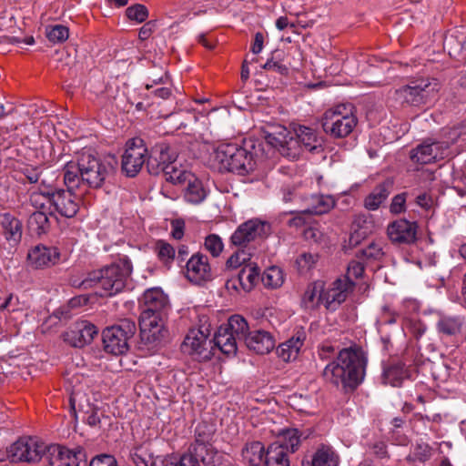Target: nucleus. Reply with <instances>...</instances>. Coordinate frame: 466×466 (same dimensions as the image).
Here are the masks:
<instances>
[{
    "label": "nucleus",
    "mask_w": 466,
    "mask_h": 466,
    "mask_svg": "<svg viewBox=\"0 0 466 466\" xmlns=\"http://www.w3.org/2000/svg\"><path fill=\"white\" fill-rule=\"evenodd\" d=\"M176 466H199L198 462L196 461V459L192 458L189 453L184 454L177 464Z\"/></svg>",
    "instance_id": "774afa93"
},
{
    "label": "nucleus",
    "mask_w": 466,
    "mask_h": 466,
    "mask_svg": "<svg viewBox=\"0 0 466 466\" xmlns=\"http://www.w3.org/2000/svg\"><path fill=\"white\" fill-rule=\"evenodd\" d=\"M415 203L421 208L430 210L433 207L434 201L430 194L424 192L416 197Z\"/></svg>",
    "instance_id": "680f3d73"
},
{
    "label": "nucleus",
    "mask_w": 466,
    "mask_h": 466,
    "mask_svg": "<svg viewBox=\"0 0 466 466\" xmlns=\"http://www.w3.org/2000/svg\"><path fill=\"white\" fill-rule=\"evenodd\" d=\"M243 341L247 348L257 354L268 353L275 347V340L272 335L265 330H248L245 333Z\"/></svg>",
    "instance_id": "393cba45"
},
{
    "label": "nucleus",
    "mask_w": 466,
    "mask_h": 466,
    "mask_svg": "<svg viewBox=\"0 0 466 466\" xmlns=\"http://www.w3.org/2000/svg\"><path fill=\"white\" fill-rule=\"evenodd\" d=\"M189 179L181 187L184 199L190 204H199L207 197V192L200 179L195 175H188Z\"/></svg>",
    "instance_id": "cd10ccee"
},
{
    "label": "nucleus",
    "mask_w": 466,
    "mask_h": 466,
    "mask_svg": "<svg viewBox=\"0 0 466 466\" xmlns=\"http://www.w3.org/2000/svg\"><path fill=\"white\" fill-rule=\"evenodd\" d=\"M440 90L436 79L411 78L406 85L395 89L396 100L402 105L422 106L431 103Z\"/></svg>",
    "instance_id": "0eeeda50"
},
{
    "label": "nucleus",
    "mask_w": 466,
    "mask_h": 466,
    "mask_svg": "<svg viewBox=\"0 0 466 466\" xmlns=\"http://www.w3.org/2000/svg\"><path fill=\"white\" fill-rule=\"evenodd\" d=\"M1 225L3 234L6 240L12 241L15 244L20 241L22 237V225L17 218L9 214H5L1 218Z\"/></svg>",
    "instance_id": "f704fd0d"
},
{
    "label": "nucleus",
    "mask_w": 466,
    "mask_h": 466,
    "mask_svg": "<svg viewBox=\"0 0 466 466\" xmlns=\"http://www.w3.org/2000/svg\"><path fill=\"white\" fill-rule=\"evenodd\" d=\"M156 28V22L155 21H148L140 28L139 30V38L141 40H146L149 38V36L152 35V33L155 31Z\"/></svg>",
    "instance_id": "0e129e2a"
},
{
    "label": "nucleus",
    "mask_w": 466,
    "mask_h": 466,
    "mask_svg": "<svg viewBox=\"0 0 466 466\" xmlns=\"http://www.w3.org/2000/svg\"><path fill=\"white\" fill-rule=\"evenodd\" d=\"M464 326V318L460 315L441 314L436 323L439 334L446 337L459 335Z\"/></svg>",
    "instance_id": "bb28decb"
},
{
    "label": "nucleus",
    "mask_w": 466,
    "mask_h": 466,
    "mask_svg": "<svg viewBox=\"0 0 466 466\" xmlns=\"http://www.w3.org/2000/svg\"><path fill=\"white\" fill-rule=\"evenodd\" d=\"M357 118L351 113L347 112L345 105H339L335 109L327 110L322 116V130L329 133L334 137H345L350 135L355 126Z\"/></svg>",
    "instance_id": "9d476101"
},
{
    "label": "nucleus",
    "mask_w": 466,
    "mask_h": 466,
    "mask_svg": "<svg viewBox=\"0 0 466 466\" xmlns=\"http://www.w3.org/2000/svg\"><path fill=\"white\" fill-rule=\"evenodd\" d=\"M147 162V147L140 137H134L126 142L121 157V169L127 177L137 176Z\"/></svg>",
    "instance_id": "9b49d317"
},
{
    "label": "nucleus",
    "mask_w": 466,
    "mask_h": 466,
    "mask_svg": "<svg viewBox=\"0 0 466 466\" xmlns=\"http://www.w3.org/2000/svg\"><path fill=\"white\" fill-rule=\"evenodd\" d=\"M215 161L221 171L240 176L252 172L257 166L254 153L237 144L220 145L215 151Z\"/></svg>",
    "instance_id": "423d86ee"
},
{
    "label": "nucleus",
    "mask_w": 466,
    "mask_h": 466,
    "mask_svg": "<svg viewBox=\"0 0 466 466\" xmlns=\"http://www.w3.org/2000/svg\"><path fill=\"white\" fill-rule=\"evenodd\" d=\"M204 245L213 257H218L224 247L222 239L216 234H210L206 237Z\"/></svg>",
    "instance_id": "3c124183"
},
{
    "label": "nucleus",
    "mask_w": 466,
    "mask_h": 466,
    "mask_svg": "<svg viewBox=\"0 0 466 466\" xmlns=\"http://www.w3.org/2000/svg\"><path fill=\"white\" fill-rule=\"evenodd\" d=\"M319 261L318 255H312L310 253H303L297 259L296 264L299 271L301 274L308 273L311 270Z\"/></svg>",
    "instance_id": "de8ad7c7"
},
{
    "label": "nucleus",
    "mask_w": 466,
    "mask_h": 466,
    "mask_svg": "<svg viewBox=\"0 0 466 466\" xmlns=\"http://www.w3.org/2000/svg\"><path fill=\"white\" fill-rule=\"evenodd\" d=\"M129 456L137 466H147L148 461L151 459L147 443L134 446L130 450Z\"/></svg>",
    "instance_id": "c03bdc74"
},
{
    "label": "nucleus",
    "mask_w": 466,
    "mask_h": 466,
    "mask_svg": "<svg viewBox=\"0 0 466 466\" xmlns=\"http://www.w3.org/2000/svg\"><path fill=\"white\" fill-rule=\"evenodd\" d=\"M155 250L158 259L166 266H170L176 257V250L172 245L159 239L156 242Z\"/></svg>",
    "instance_id": "37998d69"
},
{
    "label": "nucleus",
    "mask_w": 466,
    "mask_h": 466,
    "mask_svg": "<svg viewBox=\"0 0 466 466\" xmlns=\"http://www.w3.org/2000/svg\"><path fill=\"white\" fill-rule=\"evenodd\" d=\"M355 283L349 276L338 278L332 282L327 291H322V303L327 309L334 311L348 298L354 289Z\"/></svg>",
    "instance_id": "f3484780"
},
{
    "label": "nucleus",
    "mask_w": 466,
    "mask_h": 466,
    "mask_svg": "<svg viewBox=\"0 0 466 466\" xmlns=\"http://www.w3.org/2000/svg\"><path fill=\"white\" fill-rule=\"evenodd\" d=\"M47 38L53 43H61L66 41L69 36L68 28L62 25L52 26L47 31Z\"/></svg>",
    "instance_id": "864d4df0"
},
{
    "label": "nucleus",
    "mask_w": 466,
    "mask_h": 466,
    "mask_svg": "<svg viewBox=\"0 0 466 466\" xmlns=\"http://www.w3.org/2000/svg\"><path fill=\"white\" fill-rule=\"evenodd\" d=\"M163 174L167 182L180 187L189 179L188 175H194L190 171L178 167L176 162L172 165L166 166V169L163 171Z\"/></svg>",
    "instance_id": "58836bf2"
},
{
    "label": "nucleus",
    "mask_w": 466,
    "mask_h": 466,
    "mask_svg": "<svg viewBox=\"0 0 466 466\" xmlns=\"http://www.w3.org/2000/svg\"><path fill=\"white\" fill-rule=\"evenodd\" d=\"M302 344L303 342L299 338H291L279 344L276 350V353L283 361L296 360Z\"/></svg>",
    "instance_id": "e433bc0d"
},
{
    "label": "nucleus",
    "mask_w": 466,
    "mask_h": 466,
    "mask_svg": "<svg viewBox=\"0 0 466 466\" xmlns=\"http://www.w3.org/2000/svg\"><path fill=\"white\" fill-rule=\"evenodd\" d=\"M72 189L55 188L42 180L37 187L30 189L29 201L35 208H46L53 215L73 218L79 209V202Z\"/></svg>",
    "instance_id": "20e7f679"
},
{
    "label": "nucleus",
    "mask_w": 466,
    "mask_h": 466,
    "mask_svg": "<svg viewBox=\"0 0 466 466\" xmlns=\"http://www.w3.org/2000/svg\"><path fill=\"white\" fill-rule=\"evenodd\" d=\"M265 449L261 442L253 441L246 445L242 451V456L245 461L249 463V466H260L265 461Z\"/></svg>",
    "instance_id": "c9c22d12"
},
{
    "label": "nucleus",
    "mask_w": 466,
    "mask_h": 466,
    "mask_svg": "<svg viewBox=\"0 0 466 466\" xmlns=\"http://www.w3.org/2000/svg\"><path fill=\"white\" fill-rule=\"evenodd\" d=\"M393 180L387 178L378 184L365 198L364 207L369 210H376L388 198L393 188Z\"/></svg>",
    "instance_id": "a878e982"
},
{
    "label": "nucleus",
    "mask_w": 466,
    "mask_h": 466,
    "mask_svg": "<svg viewBox=\"0 0 466 466\" xmlns=\"http://www.w3.org/2000/svg\"><path fill=\"white\" fill-rule=\"evenodd\" d=\"M185 222L182 219H174L171 221V236L177 240H180L184 236Z\"/></svg>",
    "instance_id": "bf43d9fd"
},
{
    "label": "nucleus",
    "mask_w": 466,
    "mask_h": 466,
    "mask_svg": "<svg viewBox=\"0 0 466 466\" xmlns=\"http://www.w3.org/2000/svg\"><path fill=\"white\" fill-rule=\"evenodd\" d=\"M267 144L278 149L284 157L295 158L299 155V142L285 127L279 126L265 135Z\"/></svg>",
    "instance_id": "dca6fc26"
},
{
    "label": "nucleus",
    "mask_w": 466,
    "mask_h": 466,
    "mask_svg": "<svg viewBox=\"0 0 466 466\" xmlns=\"http://www.w3.org/2000/svg\"><path fill=\"white\" fill-rule=\"evenodd\" d=\"M340 457L330 445L322 444V466H339Z\"/></svg>",
    "instance_id": "603ef678"
},
{
    "label": "nucleus",
    "mask_w": 466,
    "mask_h": 466,
    "mask_svg": "<svg viewBox=\"0 0 466 466\" xmlns=\"http://www.w3.org/2000/svg\"><path fill=\"white\" fill-rule=\"evenodd\" d=\"M315 206L312 208H306L297 213L292 218H289L286 223L290 228L305 227L304 238L308 240L318 241V235L319 230L318 228V220L314 217H319L320 212L319 207L320 206V196L314 197Z\"/></svg>",
    "instance_id": "4468645a"
},
{
    "label": "nucleus",
    "mask_w": 466,
    "mask_h": 466,
    "mask_svg": "<svg viewBox=\"0 0 466 466\" xmlns=\"http://www.w3.org/2000/svg\"><path fill=\"white\" fill-rule=\"evenodd\" d=\"M23 174L30 183L35 184L38 182L42 170L39 167H25L23 169Z\"/></svg>",
    "instance_id": "052dcab7"
},
{
    "label": "nucleus",
    "mask_w": 466,
    "mask_h": 466,
    "mask_svg": "<svg viewBox=\"0 0 466 466\" xmlns=\"http://www.w3.org/2000/svg\"><path fill=\"white\" fill-rule=\"evenodd\" d=\"M373 453L380 459L389 457L387 445L383 441H378L372 444Z\"/></svg>",
    "instance_id": "69168bd1"
},
{
    "label": "nucleus",
    "mask_w": 466,
    "mask_h": 466,
    "mask_svg": "<svg viewBox=\"0 0 466 466\" xmlns=\"http://www.w3.org/2000/svg\"><path fill=\"white\" fill-rule=\"evenodd\" d=\"M407 192H402L394 196L390 205V211L392 214L399 215L406 211Z\"/></svg>",
    "instance_id": "5fc2aeb1"
},
{
    "label": "nucleus",
    "mask_w": 466,
    "mask_h": 466,
    "mask_svg": "<svg viewBox=\"0 0 466 466\" xmlns=\"http://www.w3.org/2000/svg\"><path fill=\"white\" fill-rule=\"evenodd\" d=\"M250 259L251 254L249 252H247L243 248H238L228 258L226 267L228 268L235 269L240 266L244 267L245 265L252 263Z\"/></svg>",
    "instance_id": "49530a36"
},
{
    "label": "nucleus",
    "mask_w": 466,
    "mask_h": 466,
    "mask_svg": "<svg viewBox=\"0 0 466 466\" xmlns=\"http://www.w3.org/2000/svg\"><path fill=\"white\" fill-rule=\"evenodd\" d=\"M131 272V261L124 256L110 265L88 273L79 287L89 289L98 286L103 290L100 296H114L124 289Z\"/></svg>",
    "instance_id": "39448f33"
},
{
    "label": "nucleus",
    "mask_w": 466,
    "mask_h": 466,
    "mask_svg": "<svg viewBox=\"0 0 466 466\" xmlns=\"http://www.w3.org/2000/svg\"><path fill=\"white\" fill-rule=\"evenodd\" d=\"M137 330L136 323L131 319H122L118 324L106 328L103 331V344L106 352L122 355L128 350V340Z\"/></svg>",
    "instance_id": "1a4fd4ad"
},
{
    "label": "nucleus",
    "mask_w": 466,
    "mask_h": 466,
    "mask_svg": "<svg viewBox=\"0 0 466 466\" xmlns=\"http://www.w3.org/2000/svg\"><path fill=\"white\" fill-rule=\"evenodd\" d=\"M248 330L247 320L240 315L231 316L226 324L221 325L214 337V344L227 356H235L238 343L243 341Z\"/></svg>",
    "instance_id": "6e6552de"
},
{
    "label": "nucleus",
    "mask_w": 466,
    "mask_h": 466,
    "mask_svg": "<svg viewBox=\"0 0 466 466\" xmlns=\"http://www.w3.org/2000/svg\"><path fill=\"white\" fill-rule=\"evenodd\" d=\"M410 376V370L406 365L402 362H396L384 369L382 380L384 384L400 387L402 381L409 379Z\"/></svg>",
    "instance_id": "c756f323"
},
{
    "label": "nucleus",
    "mask_w": 466,
    "mask_h": 466,
    "mask_svg": "<svg viewBox=\"0 0 466 466\" xmlns=\"http://www.w3.org/2000/svg\"><path fill=\"white\" fill-rule=\"evenodd\" d=\"M274 443H280L285 447L287 452H295L301 443V433L298 429L286 428L278 434V441Z\"/></svg>",
    "instance_id": "72a5a7b5"
},
{
    "label": "nucleus",
    "mask_w": 466,
    "mask_h": 466,
    "mask_svg": "<svg viewBox=\"0 0 466 466\" xmlns=\"http://www.w3.org/2000/svg\"><path fill=\"white\" fill-rule=\"evenodd\" d=\"M45 456L49 466H80L84 454L81 450L73 451L66 447L53 444L48 446Z\"/></svg>",
    "instance_id": "412c9836"
},
{
    "label": "nucleus",
    "mask_w": 466,
    "mask_h": 466,
    "mask_svg": "<svg viewBox=\"0 0 466 466\" xmlns=\"http://www.w3.org/2000/svg\"><path fill=\"white\" fill-rule=\"evenodd\" d=\"M295 138L298 139L299 146L301 144L306 150L313 151L317 148V135L309 127H299Z\"/></svg>",
    "instance_id": "79ce46f5"
},
{
    "label": "nucleus",
    "mask_w": 466,
    "mask_h": 466,
    "mask_svg": "<svg viewBox=\"0 0 466 466\" xmlns=\"http://www.w3.org/2000/svg\"><path fill=\"white\" fill-rule=\"evenodd\" d=\"M89 466H117V463L112 455L100 454L92 459Z\"/></svg>",
    "instance_id": "4d7b16f0"
},
{
    "label": "nucleus",
    "mask_w": 466,
    "mask_h": 466,
    "mask_svg": "<svg viewBox=\"0 0 466 466\" xmlns=\"http://www.w3.org/2000/svg\"><path fill=\"white\" fill-rule=\"evenodd\" d=\"M265 466H289V460L285 447L280 443H271L266 451Z\"/></svg>",
    "instance_id": "473e14b6"
},
{
    "label": "nucleus",
    "mask_w": 466,
    "mask_h": 466,
    "mask_svg": "<svg viewBox=\"0 0 466 466\" xmlns=\"http://www.w3.org/2000/svg\"><path fill=\"white\" fill-rule=\"evenodd\" d=\"M188 453L199 466H216L218 452L212 444L194 443Z\"/></svg>",
    "instance_id": "c85d7f7f"
},
{
    "label": "nucleus",
    "mask_w": 466,
    "mask_h": 466,
    "mask_svg": "<svg viewBox=\"0 0 466 466\" xmlns=\"http://www.w3.org/2000/svg\"><path fill=\"white\" fill-rule=\"evenodd\" d=\"M410 329L415 339H419L426 331V326L420 321L410 323Z\"/></svg>",
    "instance_id": "338daca9"
},
{
    "label": "nucleus",
    "mask_w": 466,
    "mask_h": 466,
    "mask_svg": "<svg viewBox=\"0 0 466 466\" xmlns=\"http://www.w3.org/2000/svg\"><path fill=\"white\" fill-rule=\"evenodd\" d=\"M176 162V154L166 143H159L147 152V167L150 174L158 175L166 169V166Z\"/></svg>",
    "instance_id": "aec40b11"
},
{
    "label": "nucleus",
    "mask_w": 466,
    "mask_h": 466,
    "mask_svg": "<svg viewBox=\"0 0 466 466\" xmlns=\"http://www.w3.org/2000/svg\"><path fill=\"white\" fill-rule=\"evenodd\" d=\"M48 446L35 438H21L8 449L13 462H38L46 455Z\"/></svg>",
    "instance_id": "f8f14e48"
},
{
    "label": "nucleus",
    "mask_w": 466,
    "mask_h": 466,
    "mask_svg": "<svg viewBox=\"0 0 466 466\" xmlns=\"http://www.w3.org/2000/svg\"><path fill=\"white\" fill-rule=\"evenodd\" d=\"M98 329L87 320H80L71 326L64 334L65 341L73 347L81 348L92 342Z\"/></svg>",
    "instance_id": "5701e85b"
},
{
    "label": "nucleus",
    "mask_w": 466,
    "mask_h": 466,
    "mask_svg": "<svg viewBox=\"0 0 466 466\" xmlns=\"http://www.w3.org/2000/svg\"><path fill=\"white\" fill-rule=\"evenodd\" d=\"M27 260L35 268H49L59 262L60 252L56 247L37 245L28 251Z\"/></svg>",
    "instance_id": "b1692460"
},
{
    "label": "nucleus",
    "mask_w": 466,
    "mask_h": 466,
    "mask_svg": "<svg viewBox=\"0 0 466 466\" xmlns=\"http://www.w3.org/2000/svg\"><path fill=\"white\" fill-rule=\"evenodd\" d=\"M126 15L130 20L142 23L148 17V10L144 5L137 4L127 7Z\"/></svg>",
    "instance_id": "8fccbe9b"
},
{
    "label": "nucleus",
    "mask_w": 466,
    "mask_h": 466,
    "mask_svg": "<svg viewBox=\"0 0 466 466\" xmlns=\"http://www.w3.org/2000/svg\"><path fill=\"white\" fill-rule=\"evenodd\" d=\"M261 280L265 287L278 289L284 283V273L280 268L272 266L265 270Z\"/></svg>",
    "instance_id": "ea45409f"
},
{
    "label": "nucleus",
    "mask_w": 466,
    "mask_h": 466,
    "mask_svg": "<svg viewBox=\"0 0 466 466\" xmlns=\"http://www.w3.org/2000/svg\"><path fill=\"white\" fill-rule=\"evenodd\" d=\"M270 225L258 218H252L240 224L231 235L230 242L239 248L247 245L257 238H264L269 233Z\"/></svg>",
    "instance_id": "ddd939ff"
},
{
    "label": "nucleus",
    "mask_w": 466,
    "mask_h": 466,
    "mask_svg": "<svg viewBox=\"0 0 466 466\" xmlns=\"http://www.w3.org/2000/svg\"><path fill=\"white\" fill-rule=\"evenodd\" d=\"M365 266V262L360 259L358 261L353 260L348 266V274L356 279L360 278L364 272Z\"/></svg>",
    "instance_id": "13d9d810"
},
{
    "label": "nucleus",
    "mask_w": 466,
    "mask_h": 466,
    "mask_svg": "<svg viewBox=\"0 0 466 466\" xmlns=\"http://www.w3.org/2000/svg\"><path fill=\"white\" fill-rule=\"evenodd\" d=\"M320 302V285L318 281L309 284L303 295L302 305L305 309H317Z\"/></svg>",
    "instance_id": "a19ab883"
},
{
    "label": "nucleus",
    "mask_w": 466,
    "mask_h": 466,
    "mask_svg": "<svg viewBox=\"0 0 466 466\" xmlns=\"http://www.w3.org/2000/svg\"><path fill=\"white\" fill-rule=\"evenodd\" d=\"M83 411V420L91 427H100L101 420L104 418L102 412L96 407L87 405V409Z\"/></svg>",
    "instance_id": "09e8293b"
},
{
    "label": "nucleus",
    "mask_w": 466,
    "mask_h": 466,
    "mask_svg": "<svg viewBox=\"0 0 466 466\" xmlns=\"http://www.w3.org/2000/svg\"><path fill=\"white\" fill-rule=\"evenodd\" d=\"M35 209L27 219V227L32 233L41 236L48 231L50 228L48 216H53V214L46 208Z\"/></svg>",
    "instance_id": "7c9ffc66"
},
{
    "label": "nucleus",
    "mask_w": 466,
    "mask_h": 466,
    "mask_svg": "<svg viewBox=\"0 0 466 466\" xmlns=\"http://www.w3.org/2000/svg\"><path fill=\"white\" fill-rule=\"evenodd\" d=\"M418 224L404 218L389 224L387 234L392 243L410 245L417 240Z\"/></svg>",
    "instance_id": "a211bd4d"
},
{
    "label": "nucleus",
    "mask_w": 466,
    "mask_h": 466,
    "mask_svg": "<svg viewBox=\"0 0 466 466\" xmlns=\"http://www.w3.org/2000/svg\"><path fill=\"white\" fill-rule=\"evenodd\" d=\"M215 433V428L213 425L207 422H200L198 424L195 430V442L211 444Z\"/></svg>",
    "instance_id": "a18cd8bd"
},
{
    "label": "nucleus",
    "mask_w": 466,
    "mask_h": 466,
    "mask_svg": "<svg viewBox=\"0 0 466 466\" xmlns=\"http://www.w3.org/2000/svg\"><path fill=\"white\" fill-rule=\"evenodd\" d=\"M302 466H320V449L314 453L305 455Z\"/></svg>",
    "instance_id": "e2e57ef3"
},
{
    "label": "nucleus",
    "mask_w": 466,
    "mask_h": 466,
    "mask_svg": "<svg viewBox=\"0 0 466 466\" xmlns=\"http://www.w3.org/2000/svg\"><path fill=\"white\" fill-rule=\"evenodd\" d=\"M116 161L101 159L88 150L79 153L76 160L67 162L64 167V182L69 188L86 186L97 189L104 186L114 174Z\"/></svg>",
    "instance_id": "f03ea898"
},
{
    "label": "nucleus",
    "mask_w": 466,
    "mask_h": 466,
    "mask_svg": "<svg viewBox=\"0 0 466 466\" xmlns=\"http://www.w3.org/2000/svg\"><path fill=\"white\" fill-rule=\"evenodd\" d=\"M279 56V55H278V51L274 52L273 56L270 59H268L263 65L262 67L266 70H273L281 75H287L289 72V68L285 65L279 63V61L274 60L275 58H278Z\"/></svg>",
    "instance_id": "6e6d98bb"
},
{
    "label": "nucleus",
    "mask_w": 466,
    "mask_h": 466,
    "mask_svg": "<svg viewBox=\"0 0 466 466\" xmlns=\"http://www.w3.org/2000/svg\"><path fill=\"white\" fill-rule=\"evenodd\" d=\"M167 296L158 288L143 294L139 318L140 337L147 345H157L167 336L165 319L169 310Z\"/></svg>",
    "instance_id": "7ed1b4c3"
},
{
    "label": "nucleus",
    "mask_w": 466,
    "mask_h": 466,
    "mask_svg": "<svg viewBox=\"0 0 466 466\" xmlns=\"http://www.w3.org/2000/svg\"><path fill=\"white\" fill-rule=\"evenodd\" d=\"M186 278L194 284H203L212 279L208 258L201 253L191 256L186 265Z\"/></svg>",
    "instance_id": "6ab92c4d"
},
{
    "label": "nucleus",
    "mask_w": 466,
    "mask_h": 466,
    "mask_svg": "<svg viewBox=\"0 0 466 466\" xmlns=\"http://www.w3.org/2000/svg\"><path fill=\"white\" fill-rule=\"evenodd\" d=\"M328 360L322 370L326 382L339 388L343 393L354 392L362 383L367 359L359 349H339L337 343L322 344V361Z\"/></svg>",
    "instance_id": "f257e3e1"
},
{
    "label": "nucleus",
    "mask_w": 466,
    "mask_h": 466,
    "mask_svg": "<svg viewBox=\"0 0 466 466\" xmlns=\"http://www.w3.org/2000/svg\"><path fill=\"white\" fill-rule=\"evenodd\" d=\"M207 335L200 329H193L187 334L182 348L185 352L198 360H209L210 350L208 348Z\"/></svg>",
    "instance_id": "4be33fe9"
},
{
    "label": "nucleus",
    "mask_w": 466,
    "mask_h": 466,
    "mask_svg": "<svg viewBox=\"0 0 466 466\" xmlns=\"http://www.w3.org/2000/svg\"><path fill=\"white\" fill-rule=\"evenodd\" d=\"M384 256L385 253L381 245L375 242H371L368 247L356 253V258L365 262L366 266L381 262Z\"/></svg>",
    "instance_id": "4c0bfd02"
},
{
    "label": "nucleus",
    "mask_w": 466,
    "mask_h": 466,
    "mask_svg": "<svg viewBox=\"0 0 466 466\" xmlns=\"http://www.w3.org/2000/svg\"><path fill=\"white\" fill-rule=\"evenodd\" d=\"M260 270L256 263L245 265L238 275V282L241 289L248 292L254 289L259 280Z\"/></svg>",
    "instance_id": "2f4dec72"
},
{
    "label": "nucleus",
    "mask_w": 466,
    "mask_h": 466,
    "mask_svg": "<svg viewBox=\"0 0 466 466\" xmlns=\"http://www.w3.org/2000/svg\"><path fill=\"white\" fill-rule=\"evenodd\" d=\"M448 148L449 145L445 141L427 138L410 150V157L414 163L427 165L438 159H442Z\"/></svg>",
    "instance_id": "2eb2a0df"
}]
</instances>
